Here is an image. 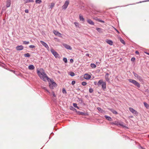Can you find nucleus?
<instances>
[{
  "label": "nucleus",
  "mask_w": 149,
  "mask_h": 149,
  "mask_svg": "<svg viewBox=\"0 0 149 149\" xmlns=\"http://www.w3.org/2000/svg\"><path fill=\"white\" fill-rule=\"evenodd\" d=\"M24 48V47L21 45L20 46H17L16 47V49L17 51H20L22 50Z\"/></svg>",
  "instance_id": "obj_11"
},
{
  "label": "nucleus",
  "mask_w": 149,
  "mask_h": 149,
  "mask_svg": "<svg viewBox=\"0 0 149 149\" xmlns=\"http://www.w3.org/2000/svg\"><path fill=\"white\" fill-rule=\"evenodd\" d=\"M105 79L108 82H109V74L107 73H106L105 75Z\"/></svg>",
  "instance_id": "obj_15"
},
{
  "label": "nucleus",
  "mask_w": 149,
  "mask_h": 149,
  "mask_svg": "<svg viewBox=\"0 0 149 149\" xmlns=\"http://www.w3.org/2000/svg\"><path fill=\"white\" fill-rule=\"evenodd\" d=\"M49 87L51 89H53L54 88L53 87L54 86L53 84H51L50 83L49 84Z\"/></svg>",
  "instance_id": "obj_31"
},
{
  "label": "nucleus",
  "mask_w": 149,
  "mask_h": 149,
  "mask_svg": "<svg viewBox=\"0 0 149 149\" xmlns=\"http://www.w3.org/2000/svg\"><path fill=\"white\" fill-rule=\"evenodd\" d=\"M73 106L74 107H75V108H77L78 109H79V107L77 106V104L76 103H73Z\"/></svg>",
  "instance_id": "obj_29"
},
{
  "label": "nucleus",
  "mask_w": 149,
  "mask_h": 149,
  "mask_svg": "<svg viewBox=\"0 0 149 149\" xmlns=\"http://www.w3.org/2000/svg\"><path fill=\"white\" fill-rule=\"evenodd\" d=\"M42 2L41 0H36L35 1L36 3L40 4L42 3Z\"/></svg>",
  "instance_id": "obj_28"
},
{
  "label": "nucleus",
  "mask_w": 149,
  "mask_h": 149,
  "mask_svg": "<svg viewBox=\"0 0 149 149\" xmlns=\"http://www.w3.org/2000/svg\"><path fill=\"white\" fill-rule=\"evenodd\" d=\"M106 42L107 43L111 45H113V42L111 40L107 39L106 40Z\"/></svg>",
  "instance_id": "obj_13"
},
{
  "label": "nucleus",
  "mask_w": 149,
  "mask_h": 149,
  "mask_svg": "<svg viewBox=\"0 0 149 149\" xmlns=\"http://www.w3.org/2000/svg\"><path fill=\"white\" fill-rule=\"evenodd\" d=\"M23 0L24 1V3H29V2H33V0Z\"/></svg>",
  "instance_id": "obj_24"
},
{
  "label": "nucleus",
  "mask_w": 149,
  "mask_h": 149,
  "mask_svg": "<svg viewBox=\"0 0 149 149\" xmlns=\"http://www.w3.org/2000/svg\"><path fill=\"white\" fill-rule=\"evenodd\" d=\"M69 3V0H66L62 7V9L64 10H65L67 8Z\"/></svg>",
  "instance_id": "obj_6"
},
{
  "label": "nucleus",
  "mask_w": 149,
  "mask_h": 149,
  "mask_svg": "<svg viewBox=\"0 0 149 149\" xmlns=\"http://www.w3.org/2000/svg\"><path fill=\"white\" fill-rule=\"evenodd\" d=\"M75 83V81H72V85H74Z\"/></svg>",
  "instance_id": "obj_48"
},
{
  "label": "nucleus",
  "mask_w": 149,
  "mask_h": 149,
  "mask_svg": "<svg viewBox=\"0 0 149 149\" xmlns=\"http://www.w3.org/2000/svg\"><path fill=\"white\" fill-rule=\"evenodd\" d=\"M97 84L98 86V87L102 86V80L101 79L98 81L97 83Z\"/></svg>",
  "instance_id": "obj_12"
},
{
  "label": "nucleus",
  "mask_w": 149,
  "mask_h": 149,
  "mask_svg": "<svg viewBox=\"0 0 149 149\" xmlns=\"http://www.w3.org/2000/svg\"><path fill=\"white\" fill-rule=\"evenodd\" d=\"M28 68L30 70H33L34 69V66L32 65H30L29 66Z\"/></svg>",
  "instance_id": "obj_21"
},
{
  "label": "nucleus",
  "mask_w": 149,
  "mask_h": 149,
  "mask_svg": "<svg viewBox=\"0 0 149 149\" xmlns=\"http://www.w3.org/2000/svg\"><path fill=\"white\" fill-rule=\"evenodd\" d=\"M133 73L134 76L137 78L139 81H143V79L141 76H139L138 74L134 72H133Z\"/></svg>",
  "instance_id": "obj_5"
},
{
  "label": "nucleus",
  "mask_w": 149,
  "mask_h": 149,
  "mask_svg": "<svg viewBox=\"0 0 149 149\" xmlns=\"http://www.w3.org/2000/svg\"><path fill=\"white\" fill-rule=\"evenodd\" d=\"M62 93L64 94H66L67 93L66 91L64 88L62 89Z\"/></svg>",
  "instance_id": "obj_37"
},
{
  "label": "nucleus",
  "mask_w": 149,
  "mask_h": 149,
  "mask_svg": "<svg viewBox=\"0 0 149 149\" xmlns=\"http://www.w3.org/2000/svg\"><path fill=\"white\" fill-rule=\"evenodd\" d=\"M145 53H146L147 54L149 55V53L148 52H145Z\"/></svg>",
  "instance_id": "obj_55"
},
{
  "label": "nucleus",
  "mask_w": 149,
  "mask_h": 149,
  "mask_svg": "<svg viewBox=\"0 0 149 149\" xmlns=\"http://www.w3.org/2000/svg\"><path fill=\"white\" fill-rule=\"evenodd\" d=\"M11 71L12 72H13L14 73L15 72V71H14V70H12Z\"/></svg>",
  "instance_id": "obj_57"
},
{
  "label": "nucleus",
  "mask_w": 149,
  "mask_h": 149,
  "mask_svg": "<svg viewBox=\"0 0 149 149\" xmlns=\"http://www.w3.org/2000/svg\"><path fill=\"white\" fill-rule=\"evenodd\" d=\"M52 95L53 96H54V97H56V95L54 93V92L53 91L52 92Z\"/></svg>",
  "instance_id": "obj_47"
},
{
  "label": "nucleus",
  "mask_w": 149,
  "mask_h": 149,
  "mask_svg": "<svg viewBox=\"0 0 149 149\" xmlns=\"http://www.w3.org/2000/svg\"><path fill=\"white\" fill-rule=\"evenodd\" d=\"M103 23L104 22V21H103Z\"/></svg>",
  "instance_id": "obj_59"
},
{
  "label": "nucleus",
  "mask_w": 149,
  "mask_h": 149,
  "mask_svg": "<svg viewBox=\"0 0 149 149\" xmlns=\"http://www.w3.org/2000/svg\"><path fill=\"white\" fill-rule=\"evenodd\" d=\"M50 50L52 53L56 58H59V54L57 53V52L55 51L53 49H51Z\"/></svg>",
  "instance_id": "obj_4"
},
{
  "label": "nucleus",
  "mask_w": 149,
  "mask_h": 149,
  "mask_svg": "<svg viewBox=\"0 0 149 149\" xmlns=\"http://www.w3.org/2000/svg\"><path fill=\"white\" fill-rule=\"evenodd\" d=\"M93 89L92 88H90L89 89V92L90 93H92L93 92Z\"/></svg>",
  "instance_id": "obj_40"
},
{
  "label": "nucleus",
  "mask_w": 149,
  "mask_h": 149,
  "mask_svg": "<svg viewBox=\"0 0 149 149\" xmlns=\"http://www.w3.org/2000/svg\"><path fill=\"white\" fill-rule=\"evenodd\" d=\"M135 60V58L134 57H132L131 58V61H134Z\"/></svg>",
  "instance_id": "obj_46"
},
{
  "label": "nucleus",
  "mask_w": 149,
  "mask_h": 149,
  "mask_svg": "<svg viewBox=\"0 0 149 149\" xmlns=\"http://www.w3.org/2000/svg\"><path fill=\"white\" fill-rule=\"evenodd\" d=\"M86 56H87L90 58L91 57V55H90L89 54H88V53L86 54Z\"/></svg>",
  "instance_id": "obj_45"
},
{
  "label": "nucleus",
  "mask_w": 149,
  "mask_h": 149,
  "mask_svg": "<svg viewBox=\"0 0 149 149\" xmlns=\"http://www.w3.org/2000/svg\"><path fill=\"white\" fill-rule=\"evenodd\" d=\"M96 83H97V82H94V84H95V85H96Z\"/></svg>",
  "instance_id": "obj_56"
},
{
  "label": "nucleus",
  "mask_w": 149,
  "mask_h": 149,
  "mask_svg": "<svg viewBox=\"0 0 149 149\" xmlns=\"http://www.w3.org/2000/svg\"><path fill=\"white\" fill-rule=\"evenodd\" d=\"M25 12L26 13H29V10H28L27 9H26L25 10Z\"/></svg>",
  "instance_id": "obj_50"
},
{
  "label": "nucleus",
  "mask_w": 149,
  "mask_h": 149,
  "mask_svg": "<svg viewBox=\"0 0 149 149\" xmlns=\"http://www.w3.org/2000/svg\"><path fill=\"white\" fill-rule=\"evenodd\" d=\"M79 18L81 21H82L83 22H84L85 21L83 17V16L81 15H79Z\"/></svg>",
  "instance_id": "obj_22"
},
{
  "label": "nucleus",
  "mask_w": 149,
  "mask_h": 149,
  "mask_svg": "<svg viewBox=\"0 0 149 149\" xmlns=\"http://www.w3.org/2000/svg\"><path fill=\"white\" fill-rule=\"evenodd\" d=\"M86 83L84 81L82 82L81 83L82 85L84 86H86Z\"/></svg>",
  "instance_id": "obj_41"
},
{
  "label": "nucleus",
  "mask_w": 149,
  "mask_h": 149,
  "mask_svg": "<svg viewBox=\"0 0 149 149\" xmlns=\"http://www.w3.org/2000/svg\"><path fill=\"white\" fill-rule=\"evenodd\" d=\"M105 118L107 120H108L111 121L112 120V119L109 116H107L105 115L104 116Z\"/></svg>",
  "instance_id": "obj_20"
},
{
  "label": "nucleus",
  "mask_w": 149,
  "mask_h": 149,
  "mask_svg": "<svg viewBox=\"0 0 149 149\" xmlns=\"http://www.w3.org/2000/svg\"><path fill=\"white\" fill-rule=\"evenodd\" d=\"M91 78L90 75L88 74H85L84 75V78L86 79H88Z\"/></svg>",
  "instance_id": "obj_14"
},
{
  "label": "nucleus",
  "mask_w": 149,
  "mask_h": 149,
  "mask_svg": "<svg viewBox=\"0 0 149 149\" xmlns=\"http://www.w3.org/2000/svg\"><path fill=\"white\" fill-rule=\"evenodd\" d=\"M100 21L101 22H102V20H100Z\"/></svg>",
  "instance_id": "obj_58"
},
{
  "label": "nucleus",
  "mask_w": 149,
  "mask_h": 149,
  "mask_svg": "<svg viewBox=\"0 0 149 149\" xmlns=\"http://www.w3.org/2000/svg\"><path fill=\"white\" fill-rule=\"evenodd\" d=\"M69 74L72 77H73L75 75L74 73V72H70Z\"/></svg>",
  "instance_id": "obj_34"
},
{
  "label": "nucleus",
  "mask_w": 149,
  "mask_h": 149,
  "mask_svg": "<svg viewBox=\"0 0 149 149\" xmlns=\"http://www.w3.org/2000/svg\"><path fill=\"white\" fill-rule=\"evenodd\" d=\"M129 110L130 111V112H131L132 113L136 116H137L139 113L138 112H137L136 110H135L134 109L132 108H129Z\"/></svg>",
  "instance_id": "obj_7"
},
{
  "label": "nucleus",
  "mask_w": 149,
  "mask_h": 149,
  "mask_svg": "<svg viewBox=\"0 0 149 149\" xmlns=\"http://www.w3.org/2000/svg\"><path fill=\"white\" fill-rule=\"evenodd\" d=\"M98 122L100 123H102V120H100V121H99Z\"/></svg>",
  "instance_id": "obj_53"
},
{
  "label": "nucleus",
  "mask_w": 149,
  "mask_h": 149,
  "mask_svg": "<svg viewBox=\"0 0 149 149\" xmlns=\"http://www.w3.org/2000/svg\"><path fill=\"white\" fill-rule=\"evenodd\" d=\"M115 29V30L117 31V32L118 33H119V32L116 29Z\"/></svg>",
  "instance_id": "obj_54"
},
{
  "label": "nucleus",
  "mask_w": 149,
  "mask_h": 149,
  "mask_svg": "<svg viewBox=\"0 0 149 149\" xmlns=\"http://www.w3.org/2000/svg\"><path fill=\"white\" fill-rule=\"evenodd\" d=\"M123 123L119 121H116L113 122H111L110 124L112 125H115L117 126H120L123 127H126L123 125Z\"/></svg>",
  "instance_id": "obj_2"
},
{
  "label": "nucleus",
  "mask_w": 149,
  "mask_h": 149,
  "mask_svg": "<svg viewBox=\"0 0 149 149\" xmlns=\"http://www.w3.org/2000/svg\"><path fill=\"white\" fill-rule=\"evenodd\" d=\"M128 80L130 82L133 84L138 88H140V84L136 81L131 79H128Z\"/></svg>",
  "instance_id": "obj_3"
},
{
  "label": "nucleus",
  "mask_w": 149,
  "mask_h": 149,
  "mask_svg": "<svg viewBox=\"0 0 149 149\" xmlns=\"http://www.w3.org/2000/svg\"><path fill=\"white\" fill-rule=\"evenodd\" d=\"M11 4V0H7L6 2V6L7 8H8L10 6Z\"/></svg>",
  "instance_id": "obj_17"
},
{
  "label": "nucleus",
  "mask_w": 149,
  "mask_h": 149,
  "mask_svg": "<svg viewBox=\"0 0 149 149\" xmlns=\"http://www.w3.org/2000/svg\"><path fill=\"white\" fill-rule=\"evenodd\" d=\"M91 67L93 68H95L96 67V65L94 63H92L91 65Z\"/></svg>",
  "instance_id": "obj_33"
},
{
  "label": "nucleus",
  "mask_w": 149,
  "mask_h": 149,
  "mask_svg": "<svg viewBox=\"0 0 149 149\" xmlns=\"http://www.w3.org/2000/svg\"><path fill=\"white\" fill-rule=\"evenodd\" d=\"M53 33L55 35L58 36L59 37H62L61 34L58 31H57L54 30L53 31Z\"/></svg>",
  "instance_id": "obj_9"
},
{
  "label": "nucleus",
  "mask_w": 149,
  "mask_h": 149,
  "mask_svg": "<svg viewBox=\"0 0 149 149\" xmlns=\"http://www.w3.org/2000/svg\"><path fill=\"white\" fill-rule=\"evenodd\" d=\"M29 47L31 48H33L35 47V46L33 45H30L29 46Z\"/></svg>",
  "instance_id": "obj_42"
},
{
  "label": "nucleus",
  "mask_w": 149,
  "mask_h": 149,
  "mask_svg": "<svg viewBox=\"0 0 149 149\" xmlns=\"http://www.w3.org/2000/svg\"><path fill=\"white\" fill-rule=\"evenodd\" d=\"M119 40L120 42L124 44H125V42L123 40L121 37L119 38Z\"/></svg>",
  "instance_id": "obj_26"
},
{
  "label": "nucleus",
  "mask_w": 149,
  "mask_h": 149,
  "mask_svg": "<svg viewBox=\"0 0 149 149\" xmlns=\"http://www.w3.org/2000/svg\"><path fill=\"white\" fill-rule=\"evenodd\" d=\"M96 30L100 33L102 32V29L101 28H96Z\"/></svg>",
  "instance_id": "obj_32"
},
{
  "label": "nucleus",
  "mask_w": 149,
  "mask_h": 149,
  "mask_svg": "<svg viewBox=\"0 0 149 149\" xmlns=\"http://www.w3.org/2000/svg\"><path fill=\"white\" fill-rule=\"evenodd\" d=\"M63 45L66 49H69V50H71L72 49V47L69 45H68L63 43L62 44Z\"/></svg>",
  "instance_id": "obj_10"
},
{
  "label": "nucleus",
  "mask_w": 149,
  "mask_h": 149,
  "mask_svg": "<svg viewBox=\"0 0 149 149\" xmlns=\"http://www.w3.org/2000/svg\"><path fill=\"white\" fill-rule=\"evenodd\" d=\"M29 43V41H23V44L25 45H27Z\"/></svg>",
  "instance_id": "obj_38"
},
{
  "label": "nucleus",
  "mask_w": 149,
  "mask_h": 149,
  "mask_svg": "<svg viewBox=\"0 0 149 149\" xmlns=\"http://www.w3.org/2000/svg\"><path fill=\"white\" fill-rule=\"evenodd\" d=\"M43 89H44L46 90L47 92H49V91L47 89V88L45 87H43V88H42Z\"/></svg>",
  "instance_id": "obj_49"
},
{
  "label": "nucleus",
  "mask_w": 149,
  "mask_h": 149,
  "mask_svg": "<svg viewBox=\"0 0 149 149\" xmlns=\"http://www.w3.org/2000/svg\"><path fill=\"white\" fill-rule=\"evenodd\" d=\"M70 62L71 63H72L73 62V60L72 59H70Z\"/></svg>",
  "instance_id": "obj_52"
},
{
  "label": "nucleus",
  "mask_w": 149,
  "mask_h": 149,
  "mask_svg": "<svg viewBox=\"0 0 149 149\" xmlns=\"http://www.w3.org/2000/svg\"><path fill=\"white\" fill-rule=\"evenodd\" d=\"M144 105L145 107L147 109L149 108V105L146 102H143Z\"/></svg>",
  "instance_id": "obj_25"
},
{
  "label": "nucleus",
  "mask_w": 149,
  "mask_h": 149,
  "mask_svg": "<svg viewBox=\"0 0 149 149\" xmlns=\"http://www.w3.org/2000/svg\"><path fill=\"white\" fill-rule=\"evenodd\" d=\"M55 5V4L54 3H51V5L50 6V8L51 9H52L53 7Z\"/></svg>",
  "instance_id": "obj_27"
},
{
  "label": "nucleus",
  "mask_w": 149,
  "mask_h": 149,
  "mask_svg": "<svg viewBox=\"0 0 149 149\" xmlns=\"http://www.w3.org/2000/svg\"><path fill=\"white\" fill-rule=\"evenodd\" d=\"M106 84L105 82H103V90L106 88Z\"/></svg>",
  "instance_id": "obj_36"
},
{
  "label": "nucleus",
  "mask_w": 149,
  "mask_h": 149,
  "mask_svg": "<svg viewBox=\"0 0 149 149\" xmlns=\"http://www.w3.org/2000/svg\"><path fill=\"white\" fill-rule=\"evenodd\" d=\"M49 81H50L51 84H53L54 87H56L57 86V84L52 79H50V80H49Z\"/></svg>",
  "instance_id": "obj_16"
},
{
  "label": "nucleus",
  "mask_w": 149,
  "mask_h": 149,
  "mask_svg": "<svg viewBox=\"0 0 149 149\" xmlns=\"http://www.w3.org/2000/svg\"><path fill=\"white\" fill-rule=\"evenodd\" d=\"M135 53H136V54H139V52H138V51H136V52H135Z\"/></svg>",
  "instance_id": "obj_51"
},
{
  "label": "nucleus",
  "mask_w": 149,
  "mask_h": 149,
  "mask_svg": "<svg viewBox=\"0 0 149 149\" xmlns=\"http://www.w3.org/2000/svg\"><path fill=\"white\" fill-rule=\"evenodd\" d=\"M70 109L72 110H73V111H75L76 112V111H77L75 108L72 107V108H70Z\"/></svg>",
  "instance_id": "obj_43"
},
{
  "label": "nucleus",
  "mask_w": 149,
  "mask_h": 149,
  "mask_svg": "<svg viewBox=\"0 0 149 149\" xmlns=\"http://www.w3.org/2000/svg\"><path fill=\"white\" fill-rule=\"evenodd\" d=\"M110 110L113 113L115 114H117L118 113V112L116 111L115 110L113 109H110Z\"/></svg>",
  "instance_id": "obj_23"
},
{
  "label": "nucleus",
  "mask_w": 149,
  "mask_h": 149,
  "mask_svg": "<svg viewBox=\"0 0 149 149\" xmlns=\"http://www.w3.org/2000/svg\"><path fill=\"white\" fill-rule=\"evenodd\" d=\"M97 110L100 112H102V110L99 107L97 108Z\"/></svg>",
  "instance_id": "obj_39"
},
{
  "label": "nucleus",
  "mask_w": 149,
  "mask_h": 149,
  "mask_svg": "<svg viewBox=\"0 0 149 149\" xmlns=\"http://www.w3.org/2000/svg\"><path fill=\"white\" fill-rule=\"evenodd\" d=\"M40 42L43 45L44 47H45V48H47L48 50H49V47L48 45L46 43L42 41H40Z\"/></svg>",
  "instance_id": "obj_8"
},
{
  "label": "nucleus",
  "mask_w": 149,
  "mask_h": 149,
  "mask_svg": "<svg viewBox=\"0 0 149 149\" xmlns=\"http://www.w3.org/2000/svg\"><path fill=\"white\" fill-rule=\"evenodd\" d=\"M63 60L65 63H67V59L66 58H64L63 59Z\"/></svg>",
  "instance_id": "obj_35"
},
{
  "label": "nucleus",
  "mask_w": 149,
  "mask_h": 149,
  "mask_svg": "<svg viewBox=\"0 0 149 149\" xmlns=\"http://www.w3.org/2000/svg\"><path fill=\"white\" fill-rule=\"evenodd\" d=\"M76 113L78 114L79 115H86V113L84 112H80L79 111H76Z\"/></svg>",
  "instance_id": "obj_19"
},
{
  "label": "nucleus",
  "mask_w": 149,
  "mask_h": 149,
  "mask_svg": "<svg viewBox=\"0 0 149 149\" xmlns=\"http://www.w3.org/2000/svg\"><path fill=\"white\" fill-rule=\"evenodd\" d=\"M41 70L42 71V72L39 70H37V73L40 78L44 81H46L47 80L49 81L50 79L47 76L44 70L43 69H41L40 70Z\"/></svg>",
  "instance_id": "obj_1"
},
{
  "label": "nucleus",
  "mask_w": 149,
  "mask_h": 149,
  "mask_svg": "<svg viewBox=\"0 0 149 149\" xmlns=\"http://www.w3.org/2000/svg\"><path fill=\"white\" fill-rule=\"evenodd\" d=\"M74 24L77 27L78 26L79 24L77 22H74Z\"/></svg>",
  "instance_id": "obj_44"
},
{
  "label": "nucleus",
  "mask_w": 149,
  "mask_h": 149,
  "mask_svg": "<svg viewBox=\"0 0 149 149\" xmlns=\"http://www.w3.org/2000/svg\"><path fill=\"white\" fill-rule=\"evenodd\" d=\"M24 56L25 57H29L30 56V54L29 53H27L24 54Z\"/></svg>",
  "instance_id": "obj_30"
},
{
  "label": "nucleus",
  "mask_w": 149,
  "mask_h": 149,
  "mask_svg": "<svg viewBox=\"0 0 149 149\" xmlns=\"http://www.w3.org/2000/svg\"><path fill=\"white\" fill-rule=\"evenodd\" d=\"M87 22L91 25H93L94 24V22L91 19H88L87 20Z\"/></svg>",
  "instance_id": "obj_18"
}]
</instances>
